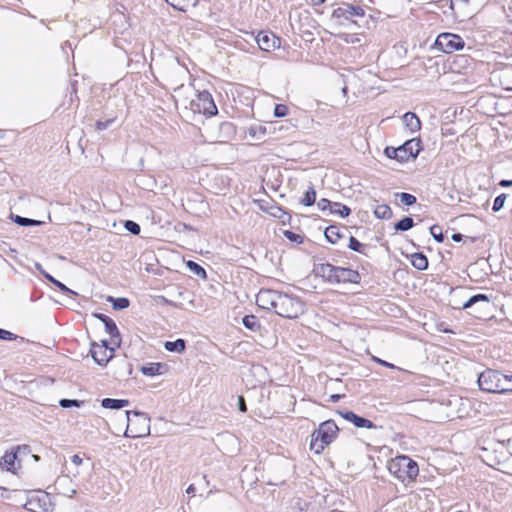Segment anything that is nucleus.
Here are the masks:
<instances>
[{"instance_id":"nucleus-32","label":"nucleus","mask_w":512,"mask_h":512,"mask_svg":"<svg viewBox=\"0 0 512 512\" xmlns=\"http://www.w3.org/2000/svg\"><path fill=\"white\" fill-rule=\"evenodd\" d=\"M414 226V220L412 217L406 216L399 220L395 225L394 229L396 231H408Z\"/></svg>"},{"instance_id":"nucleus-12","label":"nucleus","mask_w":512,"mask_h":512,"mask_svg":"<svg viewBox=\"0 0 512 512\" xmlns=\"http://www.w3.org/2000/svg\"><path fill=\"white\" fill-rule=\"evenodd\" d=\"M252 37L258 44V47L266 52H270L280 45V39L270 32L260 31L256 36L252 35Z\"/></svg>"},{"instance_id":"nucleus-56","label":"nucleus","mask_w":512,"mask_h":512,"mask_svg":"<svg viewBox=\"0 0 512 512\" xmlns=\"http://www.w3.org/2000/svg\"><path fill=\"white\" fill-rule=\"evenodd\" d=\"M499 185L502 187L512 186V180H501Z\"/></svg>"},{"instance_id":"nucleus-45","label":"nucleus","mask_w":512,"mask_h":512,"mask_svg":"<svg viewBox=\"0 0 512 512\" xmlns=\"http://www.w3.org/2000/svg\"><path fill=\"white\" fill-rule=\"evenodd\" d=\"M333 203L332 201L326 199V198H322L320 199L318 202H317V207L322 211V212H325V211H329L330 212V209L332 208L333 206Z\"/></svg>"},{"instance_id":"nucleus-35","label":"nucleus","mask_w":512,"mask_h":512,"mask_svg":"<svg viewBox=\"0 0 512 512\" xmlns=\"http://www.w3.org/2000/svg\"><path fill=\"white\" fill-rule=\"evenodd\" d=\"M12 219L16 224L23 226V227L39 226L41 224V221H39V220L26 218V217H22L19 215L12 217Z\"/></svg>"},{"instance_id":"nucleus-16","label":"nucleus","mask_w":512,"mask_h":512,"mask_svg":"<svg viewBox=\"0 0 512 512\" xmlns=\"http://www.w3.org/2000/svg\"><path fill=\"white\" fill-rule=\"evenodd\" d=\"M336 284L351 283L358 284L361 281V275L357 270L338 266Z\"/></svg>"},{"instance_id":"nucleus-3","label":"nucleus","mask_w":512,"mask_h":512,"mask_svg":"<svg viewBox=\"0 0 512 512\" xmlns=\"http://www.w3.org/2000/svg\"><path fill=\"white\" fill-rule=\"evenodd\" d=\"M127 426L124 437L142 438L150 434V417L140 411H126Z\"/></svg>"},{"instance_id":"nucleus-40","label":"nucleus","mask_w":512,"mask_h":512,"mask_svg":"<svg viewBox=\"0 0 512 512\" xmlns=\"http://www.w3.org/2000/svg\"><path fill=\"white\" fill-rule=\"evenodd\" d=\"M348 247L358 253H364L365 245L358 241L355 237L350 236Z\"/></svg>"},{"instance_id":"nucleus-52","label":"nucleus","mask_w":512,"mask_h":512,"mask_svg":"<svg viewBox=\"0 0 512 512\" xmlns=\"http://www.w3.org/2000/svg\"><path fill=\"white\" fill-rule=\"evenodd\" d=\"M375 361L377 363H379L380 365H382V366H385V367H388V368H391V369L396 368V366L394 364L389 363V362H387L385 360H382V359H379V358H375Z\"/></svg>"},{"instance_id":"nucleus-50","label":"nucleus","mask_w":512,"mask_h":512,"mask_svg":"<svg viewBox=\"0 0 512 512\" xmlns=\"http://www.w3.org/2000/svg\"><path fill=\"white\" fill-rule=\"evenodd\" d=\"M112 122H113V119H108L106 121H97L96 130L102 131V130L106 129Z\"/></svg>"},{"instance_id":"nucleus-59","label":"nucleus","mask_w":512,"mask_h":512,"mask_svg":"<svg viewBox=\"0 0 512 512\" xmlns=\"http://www.w3.org/2000/svg\"><path fill=\"white\" fill-rule=\"evenodd\" d=\"M311 2L314 4V5H321L325 2V0H311Z\"/></svg>"},{"instance_id":"nucleus-26","label":"nucleus","mask_w":512,"mask_h":512,"mask_svg":"<svg viewBox=\"0 0 512 512\" xmlns=\"http://www.w3.org/2000/svg\"><path fill=\"white\" fill-rule=\"evenodd\" d=\"M483 302L486 305H489L490 298L485 294H476L471 296L465 303H463L462 308L463 309H469L472 308L475 304Z\"/></svg>"},{"instance_id":"nucleus-7","label":"nucleus","mask_w":512,"mask_h":512,"mask_svg":"<svg viewBox=\"0 0 512 512\" xmlns=\"http://www.w3.org/2000/svg\"><path fill=\"white\" fill-rule=\"evenodd\" d=\"M502 373L493 369H486L478 376V385L482 391L500 394Z\"/></svg>"},{"instance_id":"nucleus-30","label":"nucleus","mask_w":512,"mask_h":512,"mask_svg":"<svg viewBox=\"0 0 512 512\" xmlns=\"http://www.w3.org/2000/svg\"><path fill=\"white\" fill-rule=\"evenodd\" d=\"M242 324L244 327L251 331H257L260 328L259 320L255 315H246L242 319Z\"/></svg>"},{"instance_id":"nucleus-23","label":"nucleus","mask_w":512,"mask_h":512,"mask_svg":"<svg viewBox=\"0 0 512 512\" xmlns=\"http://www.w3.org/2000/svg\"><path fill=\"white\" fill-rule=\"evenodd\" d=\"M325 238L331 244H336L339 239L343 237V234L340 232V228L336 225L328 226L324 231Z\"/></svg>"},{"instance_id":"nucleus-13","label":"nucleus","mask_w":512,"mask_h":512,"mask_svg":"<svg viewBox=\"0 0 512 512\" xmlns=\"http://www.w3.org/2000/svg\"><path fill=\"white\" fill-rule=\"evenodd\" d=\"M338 266L330 263L315 264L313 273L317 277H321L325 282L336 284Z\"/></svg>"},{"instance_id":"nucleus-8","label":"nucleus","mask_w":512,"mask_h":512,"mask_svg":"<svg viewBox=\"0 0 512 512\" xmlns=\"http://www.w3.org/2000/svg\"><path fill=\"white\" fill-rule=\"evenodd\" d=\"M436 47L444 53H453L462 50L465 46L464 40L457 34L441 33L435 41Z\"/></svg>"},{"instance_id":"nucleus-38","label":"nucleus","mask_w":512,"mask_h":512,"mask_svg":"<svg viewBox=\"0 0 512 512\" xmlns=\"http://www.w3.org/2000/svg\"><path fill=\"white\" fill-rule=\"evenodd\" d=\"M396 196L399 197L401 203H403L406 206H412L417 201L414 195L406 192L397 193Z\"/></svg>"},{"instance_id":"nucleus-43","label":"nucleus","mask_w":512,"mask_h":512,"mask_svg":"<svg viewBox=\"0 0 512 512\" xmlns=\"http://www.w3.org/2000/svg\"><path fill=\"white\" fill-rule=\"evenodd\" d=\"M506 198L507 196L504 193L498 195L494 200L492 210L494 212H499L504 207Z\"/></svg>"},{"instance_id":"nucleus-33","label":"nucleus","mask_w":512,"mask_h":512,"mask_svg":"<svg viewBox=\"0 0 512 512\" xmlns=\"http://www.w3.org/2000/svg\"><path fill=\"white\" fill-rule=\"evenodd\" d=\"M108 301L112 303V307L115 310H123L125 308H128L130 305L129 299L125 298V297H119V298L108 297Z\"/></svg>"},{"instance_id":"nucleus-20","label":"nucleus","mask_w":512,"mask_h":512,"mask_svg":"<svg viewBox=\"0 0 512 512\" xmlns=\"http://www.w3.org/2000/svg\"><path fill=\"white\" fill-rule=\"evenodd\" d=\"M35 267L36 269L49 281L51 282L53 285H55L56 287H58L62 292H65V293H68V294H73V295H76V293L74 291H72L71 289H69L65 284H63L62 282L58 281L57 279H55L52 275H50L49 273H47L41 266V264L39 263H36L35 264Z\"/></svg>"},{"instance_id":"nucleus-25","label":"nucleus","mask_w":512,"mask_h":512,"mask_svg":"<svg viewBox=\"0 0 512 512\" xmlns=\"http://www.w3.org/2000/svg\"><path fill=\"white\" fill-rule=\"evenodd\" d=\"M16 459H17V453L16 452H13V451L12 452H6L4 454V456L2 457L0 464L7 471L13 472L16 469V467H15Z\"/></svg>"},{"instance_id":"nucleus-49","label":"nucleus","mask_w":512,"mask_h":512,"mask_svg":"<svg viewBox=\"0 0 512 512\" xmlns=\"http://www.w3.org/2000/svg\"><path fill=\"white\" fill-rule=\"evenodd\" d=\"M274 217H277L282 220L283 223H285L284 217L287 216L288 219H290V215L286 213L282 208L275 207L274 212L271 213Z\"/></svg>"},{"instance_id":"nucleus-55","label":"nucleus","mask_w":512,"mask_h":512,"mask_svg":"<svg viewBox=\"0 0 512 512\" xmlns=\"http://www.w3.org/2000/svg\"><path fill=\"white\" fill-rule=\"evenodd\" d=\"M454 2H462L464 4H467L469 0H449V7L452 10H454Z\"/></svg>"},{"instance_id":"nucleus-9","label":"nucleus","mask_w":512,"mask_h":512,"mask_svg":"<svg viewBox=\"0 0 512 512\" xmlns=\"http://www.w3.org/2000/svg\"><path fill=\"white\" fill-rule=\"evenodd\" d=\"M422 150L420 138H412L398 147L399 162H406L410 158H416Z\"/></svg>"},{"instance_id":"nucleus-44","label":"nucleus","mask_w":512,"mask_h":512,"mask_svg":"<svg viewBox=\"0 0 512 512\" xmlns=\"http://www.w3.org/2000/svg\"><path fill=\"white\" fill-rule=\"evenodd\" d=\"M288 114V107L285 104H277L274 108V116L277 118L285 117Z\"/></svg>"},{"instance_id":"nucleus-19","label":"nucleus","mask_w":512,"mask_h":512,"mask_svg":"<svg viewBox=\"0 0 512 512\" xmlns=\"http://www.w3.org/2000/svg\"><path fill=\"white\" fill-rule=\"evenodd\" d=\"M403 123L412 133L421 129V122L418 116L413 112H406L402 117Z\"/></svg>"},{"instance_id":"nucleus-27","label":"nucleus","mask_w":512,"mask_h":512,"mask_svg":"<svg viewBox=\"0 0 512 512\" xmlns=\"http://www.w3.org/2000/svg\"><path fill=\"white\" fill-rule=\"evenodd\" d=\"M164 347L169 352L182 353L186 348V342L183 339H177L175 341H166Z\"/></svg>"},{"instance_id":"nucleus-29","label":"nucleus","mask_w":512,"mask_h":512,"mask_svg":"<svg viewBox=\"0 0 512 512\" xmlns=\"http://www.w3.org/2000/svg\"><path fill=\"white\" fill-rule=\"evenodd\" d=\"M186 267L194 275H196L202 279L207 278V273H206L205 269L201 265H199L197 262L189 260L186 262Z\"/></svg>"},{"instance_id":"nucleus-54","label":"nucleus","mask_w":512,"mask_h":512,"mask_svg":"<svg viewBox=\"0 0 512 512\" xmlns=\"http://www.w3.org/2000/svg\"><path fill=\"white\" fill-rule=\"evenodd\" d=\"M451 239L454 241V242H460L462 241L463 239V235L461 233H454L451 237Z\"/></svg>"},{"instance_id":"nucleus-11","label":"nucleus","mask_w":512,"mask_h":512,"mask_svg":"<svg viewBox=\"0 0 512 512\" xmlns=\"http://www.w3.org/2000/svg\"><path fill=\"white\" fill-rule=\"evenodd\" d=\"M279 292L272 289H261L256 295V304L266 310L275 309Z\"/></svg>"},{"instance_id":"nucleus-17","label":"nucleus","mask_w":512,"mask_h":512,"mask_svg":"<svg viewBox=\"0 0 512 512\" xmlns=\"http://www.w3.org/2000/svg\"><path fill=\"white\" fill-rule=\"evenodd\" d=\"M54 489L58 494L69 498H72L76 493V489L72 486V480L66 475L57 477L54 483Z\"/></svg>"},{"instance_id":"nucleus-1","label":"nucleus","mask_w":512,"mask_h":512,"mask_svg":"<svg viewBox=\"0 0 512 512\" xmlns=\"http://www.w3.org/2000/svg\"><path fill=\"white\" fill-rule=\"evenodd\" d=\"M338 426L333 420L322 422L318 429L311 435L310 450L315 454H320L337 437Z\"/></svg>"},{"instance_id":"nucleus-39","label":"nucleus","mask_w":512,"mask_h":512,"mask_svg":"<svg viewBox=\"0 0 512 512\" xmlns=\"http://www.w3.org/2000/svg\"><path fill=\"white\" fill-rule=\"evenodd\" d=\"M430 234L436 242L442 243L444 241V235H443L441 226H439L437 224L431 226Z\"/></svg>"},{"instance_id":"nucleus-18","label":"nucleus","mask_w":512,"mask_h":512,"mask_svg":"<svg viewBox=\"0 0 512 512\" xmlns=\"http://www.w3.org/2000/svg\"><path fill=\"white\" fill-rule=\"evenodd\" d=\"M340 414L345 420L353 423L358 428H367V429L375 428V425L371 420L364 418L362 416H359L356 413H354L353 411L340 412Z\"/></svg>"},{"instance_id":"nucleus-53","label":"nucleus","mask_w":512,"mask_h":512,"mask_svg":"<svg viewBox=\"0 0 512 512\" xmlns=\"http://www.w3.org/2000/svg\"><path fill=\"white\" fill-rule=\"evenodd\" d=\"M71 462L76 466H79L82 464L83 459L79 455L75 454L71 457Z\"/></svg>"},{"instance_id":"nucleus-47","label":"nucleus","mask_w":512,"mask_h":512,"mask_svg":"<svg viewBox=\"0 0 512 512\" xmlns=\"http://www.w3.org/2000/svg\"><path fill=\"white\" fill-rule=\"evenodd\" d=\"M384 153L385 155L390 158V159H396L397 161H399V152H398V147L397 148H394V147H386L385 150H384Z\"/></svg>"},{"instance_id":"nucleus-15","label":"nucleus","mask_w":512,"mask_h":512,"mask_svg":"<svg viewBox=\"0 0 512 512\" xmlns=\"http://www.w3.org/2000/svg\"><path fill=\"white\" fill-rule=\"evenodd\" d=\"M218 132L211 131L210 138L214 142H227L235 133V127L231 122H221L217 126Z\"/></svg>"},{"instance_id":"nucleus-4","label":"nucleus","mask_w":512,"mask_h":512,"mask_svg":"<svg viewBox=\"0 0 512 512\" xmlns=\"http://www.w3.org/2000/svg\"><path fill=\"white\" fill-rule=\"evenodd\" d=\"M304 310L305 305L300 298L279 292L274 309L277 315L283 318L294 319L302 315Z\"/></svg>"},{"instance_id":"nucleus-21","label":"nucleus","mask_w":512,"mask_h":512,"mask_svg":"<svg viewBox=\"0 0 512 512\" xmlns=\"http://www.w3.org/2000/svg\"><path fill=\"white\" fill-rule=\"evenodd\" d=\"M130 404L128 399L104 398L101 400V406L105 409H122Z\"/></svg>"},{"instance_id":"nucleus-22","label":"nucleus","mask_w":512,"mask_h":512,"mask_svg":"<svg viewBox=\"0 0 512 512\" xmlns=\"http://www.w3.org/2000/svg\"><path fill=\"white\" fill-rule=\"evenodd\" d=\"M175 10L186 12L189 7H194L198 0H165Z\"/></svg>"},{"instance_id":"nucleus-58","label":"nucleus","mask_w":512,"mask_h":512,"mask_svg":"<svg viewBox=\"0 0 512 512\" xmlns=\"http://www.w3.org/2000/svg\"><path fill=\"white\" fill-rule=\"evenodd\" d=\"M195 491H196V488H195V486H194L193 484H190V485L188 486V488L186 489V493H187V494H194V493H195Z\"/></svg>"},{"instance_id":"nucleus-61","label":"nucleus","mask_w":512,"mask_h":512,"mask_svg":"<svg viewBox=\"0 0 512 512\" xmlns=\"http://www.w3.org/2000/svg\"><path fill=\"white\" fill-rule=\"evenodd\" d=\"M100 345L108 346V341L107 340H102Z\"/></svg>"},{"instance_id":"nucleus-41","label":"nucleus","mask_w":512,"mask_h":512,"mask_svg":"<svg viewBox=\"0 0 512 512\" xmlns=\"http://www.w3.org/2000/svg\"><path fill=\"white\" fill-rule=\"evenodd\" d=\"M83 404V401L77 400V399H61L59 401V405L62 408H71V407H81Z\"/></svg>"},{"instance_id":"nucleus-51","label":"nucleus","mask_w":512,"mask_h":512,"mask_svg":"<svg viewBox=\"0 0 512 512\" xmlns=\"http://www.w3.org/2000/svg\"><path fill=\"white\" fill-rule=\"evenodd\" d=\"M238 408L241 412H246L247 411V406H246V402H245V398L243 396H238Z\"/></svg>"},{"instance_id":"nucleus-24","label":"nucleus","mask_w":512,"mask_h":512,"mask_svg":"<svg viewBox=\"0 0 512 512\" xmlns=\"http://www.w3.org/2000/svg\"><path fill=\"white\" fill-rule=\"evenodd\" d=\"M411 264L417 270L423 271L428 268V259L423 253H414L411 255Z\"/></svg>"},{"instance_id":"nucleus-10","label":"nucleus","mask_w":512,"mask_h":512,"mask_svg":"<svg viewBox=\"0 0 512 512\" xmlns=\"http://www.w3.org/2000/svg\"><path fill=\"white\" fill-rule=\"evenodd\" d=\"M115 348L98 345L93 342L90 348V354L93 360L100 366H105L114 355Z\"/></svg>"},{"instance_id":"nucleus-46","label":"nucleus","mask_w":512,"mask_h":512,"mask_svg":"<svg viewBox=\"0 0 512 512\" xmlns=\"http://www.w3.org/2000/svg\"><path fill=\"white\" fill-rule=\"evenodd\" d=\"M284 235H285V237H286L287 239H289L290 241L295 242V243H298V244L302 243V241H303V238H302V236H301V235H299V234H297V233H294V232H292V231H289V230H286V231L284 232Z\"/></svg>"},{"instance_id":"nucleus-5","label":"nucleus","mask_w":512,"mask_h":512,"mask_svg":"<svg viewBox=\"0 0 512 512\" xmlns=\"http://www.w3.org/2000/svg\"><path fill=\"white\" fill-rule=\"evenodd\" d=\"M365 15L364 9L361 6L343 3L332 12V18L337 20V23L342 26L357 25L353 17H363Z\"/></svg>"},{"instance_id":"nucleus-60","label":"nucleus","mask_w":512,"mask_h":512,"mask_svg":"<svg viewBox=\"0 0 512 512\" xmlns=\"http://www.w3.org/2000/svg\"><path fill=\"white\" fill-rule=\"evenodd\" d=\"M182 88H183V84H181L180 86H178L177 88H175V90H174V91H175V92L180 91Z\"/></svg>"},{"instance_id":"nucleus-42","label":"nucleus","mask_w":512,"mask_h":512,"mask_svg":"<svg viewBox=\"0 0 512 512\" xmlns=\"http://www.w3.org/2000/svg\"><path fill=\"white\" fill-rule=\"evenodd\" d=\"M125 229L133 235H138L141 231L140 225L132 220H126L124 223Z\"/></svg>"},{"instance_id":"nucleus-37","label":"nucleus","mask_w":512,"mask_h":512,"mask_svg":"<svg viewBox=\"0 0 512 512\" xmlns=\"http://www.w3.org/2000/svg\"><path fill=\"white\" fill-rule=\"evenodd\" d=\"M316 201V192L313 187H309V189L305 192L301 203L304 206H312Z\"/></svg>"},{"instance_id":"nucleus-6","label":"nucleus","mask_w":512,"mask_h":512,"mask_svg":"<svg viewBox=\"0 0 512 512\" xmlns=\"http://www.w3.org/2000/svg\"><path fill=\"white\" fill-rule=\"evenodd\" d=\"M190 109L194 113L213 116L216 115L218 110L208 91H201L195 95V98L190 101Z\"/></svg>"},{"instance_id":"nucleus-34","label":"nucleus","mask_w":512,"mask_h":512,"mask_svg":"<svg viewBox=\"0 0 512 512\" xmlns=\"http://www.w3.org/2000/svg\"><path fill=\"white\" fill-rule=\"evenodd\" d=\"M162 365L160 363H150L147 366H143L141 371L146 376H155L161 374Z\"/></svg>"},{"instance_id":"nucleus-57","label":"nucleus","mask_w":512,"mask_h":512,"mask_svg":"<svg viewBox=\"0 0 512 512\" xmlns=\"http://www.w3.org/2000/svg\"><path fill=\"white\" fill-rule=\"evenodd\" d=\"M341 397L342 396L340 394H333L330 396V400L331 402L336 403L341 399Z\"/></svg>"},{"instance_id":"nucleus-14","label":"nucleus","mask_w":512,"mask_h":512,"mask_svg":"<svg viewBox=\"0 0 512 512\" xmlns=\"http://www.w3.org/2000/svg\"><path fill=\"white\" fill-rule=\"evenodd\" d=\"M93 316L103 323L106 332L111 336L112 343L119 347L121 344L120 332L114 320L102 313H94Z\"/></svg>"},{"instance_id":"nucleus-31","label":"nucleus","mask_w":512,"mask_h":512,"mask_svg":"<svg viewBox=\"0 0 512 512\" xmlns=\"http://www.w3.org/2000/svg\"><path fill=\"white\" fill-rule=\"evenodd\" d=\"M374 215L378 219H390L392 217V210L387 204H381L376 206Z\"/></svg>"},{"instance_id":"nucleus-2","label":"nucleus","mask_w":512,"mask_h":512,"mask_svg":"<svg viewBox=\"0 0 512 512\" xmlns=\"http://www.w3.org/2000/svg\"><path fill=\"white\" fill-rule=\"evenodd\" d=\"M388 469L401 482H412L419 474V466L409 456L400 455L388 463Z\"/></svg>"},{"instance_id":"nucleus-36","label":"nucleus","mask_w":512,"mask_h":512,"mask_svg":"<svg viewBox=\"0 0 512 512\" xmlns=\"http://www.w3.org/2000/svg\"><path fill=\"white\" fill-rule=\"evenodd\" d=\"M512 393V374L504 375L502 374V379L500 382V394Z\"/></svg>"},{"instance_id":"nucleus-28","label":"nucleus","mask_w":512,"mask_h":512,"mask_svg":"<svg viewBox=\"0 0 512 512\" xmlns=\"http://www.w3.org/2000/svg\"><path fill=\"white\" fill-rule=\"evenodd\" d=\"M351 209L339 202H334L332 208L330 209L329 214L339 215L342 218H346L350 215Z\"/></svg>"},{"instance_id":"nucleus-48","label":"nucleus","mask_w":512,"mask_h":512,"mask_svg":"<svg viewBox=\"0 0 512 512\" xmlns=\"http://www.w3.org/2000/svg\"><path fill=\"white\" fill-rule=\"evenodd\" d=\"M17 338H18V336L16 334L0 328V339L1 340L12 341V340H16Z\"/></svg>"}]
</instances>
